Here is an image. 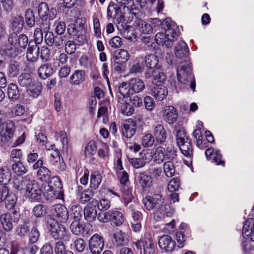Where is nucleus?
Here are the masks:
<instances>
[{"instance_id":"f257e3e1","label":"nucleus","mask_w":254,"mask_h":254,"mask_svg":"<svg viewBox=\"0 0 254 254\" xmlns=\"http://www.w3.org/2000/svg\"><path fill=\"white\" fill-rule=\"evenodd\" d=\"M164 22L167 24L165 33H157L155 36V40L158 44L165 45L167 48H170L173 46V42L176 40L180 31L177 24L170 18H165Z\"/></svg>"},{"instance_id":"f03ea898","label":"nucleus","mask_w":254,"mask_h":254,"mask_svg":"<svg viewBox=\"0 0 254 254\" xmlns=\"http://www.w3.org/2000/svg\"><path fill=\"white\" fill-rule=\"evenodd\" d=\"M143 202L146 209L154 210L155 211L160 212L161 213L166 214L168 216L173 211V210L170 212L167 211L170 207L167 204L164 206V199L160 193H155L152 196H146L143 199Z\"/></svg>"},{"instance_id":"7ed1b4c3","label":"nucleus","mask_w":254,"mask_h":254,"mask_svg":"<svg viewBox=\"0 0 254 254\" xmlns=\"http://www.w3.org/2000/svg\"><path fill=\"white\" fill-rule=\"evenodd\" d=\"M173 133L176 135L177 145L182 153L187 157H191L193 148L191 140L186 135L184 128L175 126Z\"/></svg>"},{"instance_id":"20e7f679","label":"nucleus","mask_w":254,"mask_h":254,"mask_svg":"<svg viewBox=\"0 0 254 254\" xmlns=\"http://www.w3.org/2000/svg\"><path fill=\"white\" fill-rule=\"evenodd\" d=\"M177 78L183 84L190 83V88L194 91L195 82L194 77L191 73L190 63L189 61L180 63L177 67Z\"/></svg>"},{"instance_id":"39448f33","label":"nucleus","mask_w":254,"mask_h":254,"mask_svg":"<svg viewBox=\"0 0 254 254\" xmlns=\"http://www.w3.org/2000/svg\"><path fill=\"white\" fill-rule=\"evenodd\" d=\"M97 219L101 222L112 221L116 226H119L124 222L125 218L122 213L117 210H110L98 214Z\"/></svg>"},{"instance_id":"423d86ee","label":"nucleus","mask_w":254,"mask_h":254,"mask_svg":"<svg viewBox=\"0 0 254 254\" xmlns=\"http://www.w3.org/2000/svg\"><path fill=\"white\" fill-rule=\"evenodd\" d=\"M19 212L13 210L11 213H5L0 215V222L6 231H10L13 228V222L16 223L19 220Z\"/></svg>"},{"instance_id":"0eeeda50","label":"nucleus","mask_w":254,"mask_h":254,"mask_svg":"<svg viewBox=\"0 0 254 254\" xmlns=\"http://www.w3.org/2000/svg\"><path fill=\"white\" fill-rule=\"evenodd\" d=\"M14 130L15 126L13 122L8 121L3 123L0 131V140L4 144L9 145Z\"/></svg>"},{"instance_id":"6e6552de","label":"nucleus","mask_w":254,"mask_h":254,"mask_svg":"<svg viewBox=\"0 0 254 254\" xmlns=\"http://www.w3.org/2000/svg\"><path fill=\"white\" fill-rule=\"evenodd\" d=\"M129 58L128 52L124 49H121L120 52L113 57V68L118 72L124 70L126 67V63Z\"/></svg>"},{"instance_id":"1a4fd4ad","label":"nucleus","mask_w":254,"mask_h":254,"mask_svg":"<svg viewBox=\"0 0 254 254\" xmlns=\"http://www.w3.org/2000/svg\"><path fill=\"white\" fill-rule=\"evenodd\" d=\"M104 238L98 234H94L89 241V249L93 254H100L104 247Z\"/></svg>"},{"instance_id":"9d476101","label":"nucleus","mask_w":254,"mask_h":254,"mask_svg":"<svg viewBox=\"0 0 254 254\" xmlns=\"http://www.w3.org/2000/svg\"><path fill=\"white\" fill-rule=\"evenodd\" d=\"M144 61L148 68L145 73V76L146 78H150L151 77L153 70L160 67V65L158 64V59L154 54H149L145 57Z\"/></svg>"},{"instance_id":"9b49d317","label":"nucleus","mask_w":254,"mask_h":254,"mask_svg":"<svg viewBox=\"0 0 254 254\" xmlns=\"http://www.w3.org/2000/svg\"><path fill=\"white\" fill-rule=\"evenodd\" d=\"M97 204L98 201L94 199L85 207L83 214L84 218L87 222H92L97 218Z\"/></svg>"},{"instance_id":"f8f14e48","label":"nucleus","mask_w":254,"mask_h":254,"mask_svg":"<svg viewBox=\"0 0 254 254\" xmlns=\"http://www.w3.org/2000/svg\"><path fill=\"white\" fill-rule=\"evenodd\" d=\"M45 35V41L47 45L49 46H54L58 48L63 47L65 41L64 39V36H55L53 33L48 31L49 30H46Z\"/></svg>"},{"instance_id":"ddd939ff","label":"nucleus","mask_w":254,"mask_h":254,"mask_svg":"<svg viewBox=\"0 0 254 254\" xmlns=\"http://www.w3.org/2000/svg\"><path fill=\"white\" fill-rule=\"evenodd\" d=\"M137 247L140 248V254H154L155 247L152 239L145 237L137 244Z\"/></svg>"},{"instance_id":"4468645a","label":"nucleus","mask_w":254,"mask_h":254,"mask_svg":"<svg viewBox=\"0 0 254 254\" xmlns=\"http://www.w3.org/2000/svg\"><path fill=\"white\" fill-rule=\"evenodd\" d=\"M136 129V123L131 119L126 120L121 126L122 133L127 138H131L134 134Z\"/></svg>"},{"instance_id":"2eb2a0df","label":"nucleus","mask_w":254,"mask_h":254,"mask_svg":"<svg viewBox=\"0 0 254 254\" xmlns=\"http://www.w3.org/2000/svg\"><path fill=\"white\" fill-rule=\"evenodd\" d=\"M53 215L61 223H65L69 218L67 209L65 206L61 204H56L54 206Z\"/></svg>"},{"instance_id":"dca6fc26","label":"nucleus","mask_w":254,"mask_h":254,"mask_svg":"<svg viewBox=\"0 0 254 254\" xmlns=\"http://www.w3.org/2000/svg\"><path fill=\"white\" fill-rule=\"evenodd\" d=\"M50 234L55 240L64 242L69 241L70 239V234L62 225H60L56 230L51 232Z\"/></svg>"},{"instance_id":"f3484780","label":"nucleus","mask_w":254,"mask_h":254,"mask_svg":"<svg viewBox=\"0 0 254 254\" xmlns=\"http://www.w3.org/2000/svg\"><path fill=\"white\" fill-rule=\"evenodd\" d=\"M84 25V21L82 18L77 17L74 20L73 23L67 26V32L70 35L74 36L78 38L79 33L82 30Z\"/></svg>"},{"instance_id":"a211bd4d","label":"nucleus","mask_w":254,"mask_h":254,"mask_svg":"<svg viewBox=\"0 0 254 254\" xmlns=\"http://www.w3.org/2000/svg\"><path fill=\"white\" fill-rule=\"evenodd\" d=\"M242 233L245 239H250L254 242V218H249L245 222L243 226Z\"/></svg>"},{"instance_id":"6ab92c4d","label":"nucleus","mask_w":254,"mask_h":254,"mask_svg":"<svg viewBox=\"0 0 254 254\" xmlns=\"http://www.w3.org/2000/svg\"><path fill=\"white\" fill-rule=\"evenodd\" d=\"M42 191L38 184L34 181L25 195L31 201H38L41 199Z\"/></svg>"},{"instance_id":"aec40b11","label":"nucleus","mask_w":254,"mask_h":254,"mask_svg":"<svg viewBox=\"0 0 254 254\" xmlns=\"http://www.w3.org/2000/svg\"><path fill=\"white\" fill-rule=\"evenodd\" d=\"M34 180L30 179L28 175L21 178L20 179H16L14 181V186L18 190H24L26 192Z\"/></svg>"},{"instance_id":"412c9836","label":"nucleus","mask_w":254,"mask_h":254,"mask_svg":"<svg viewBox=\"0 0 254 254\" xmlns=\"http://www.w3.org/2000/svg\"><path fill=\"white\" fill-rule=\"evenodd\" d=\"M163 117L165 121L169 124H173L177 120L178 113L173 106H169L164 108Z\"/></svg>"},{"instance_id":"4be33fe9","label":"nucleus","mask_w":254,"mask_h":254,"mask_svg":"<svg viewBox=\"0 0 254 254\" xmlns=\"http://www.w3.org/2000/svg\"><path fill=\"white\" fill-rule=\"evenodd\" d=\"M159 247L168 252H172L174 250L176 244L172 240V238L169 235H163L161 236L158 240Z\"/></svg>"},{"instance_id":"5701e85b","label":"nucleus","mask_w":254,"mask_h":254,"mask_svg":"<svg viewBox=\"0 0 254 254\" xmlns=\"http://www.w3.org/2000/svg\"><path fill=\"white\" fill-rule=\"evenodd\" d=\"M175 54L179 59L187 58L189 55V49L186 43L181 41L175 47Z\"/></svg>"},{"instance_id":"b1692460","label":"nucleus","mask_w":254,"mask_h":254,"mask_svg":"<svg viewBox=\"0 0 254 254\" xmlns=\"http://www.w3.org/2000/svg\"><path fill=\"white\" fill-rule=\"evenodd\" d=\"M134 25L136 30L143 34H150L153 30L151 25L141 18H137L134 21Z\"/></svg>"},{"instance_id":"393cba45","label":"nucleus","mask_w":254,"mask_h":254,"mask_svg":"<svg viewBox=\"0 0 254 254\" xmlns=\"http://www.w3.org/2000/svg\"><path fill=\"white\" fill-rule=\"evenodd\" d=\"M136 179L142 188H150L152 185L151 177L145 172L139 173L136 175Z\"/></svg>"},{"instance_id":"a878e982","label":"nucleus","mask_w":254,"mask_h":254,"mask_svg":"<svg viewBox=\"0 0 254 254\" xmlns=\"http://www.w3.org/2000/svg\"><path fill=\"white\" fill-rule=\"evenodd\" d=\"M151 94L159 101H162L166 98L168 91L165 86L156 85L151 89Z\"/></svg>"},{"instance_id":"bb28decb","label":"nucleus","mask_w":254,"mask_h":254,"mask_svg":"<svg viewBox=\"0 0 254 254\" xmlns=\"http://www.w3.org/2000/svg\"><path fill=\"white\" fill-rule=\"evenodd\" d=\"M54 72L52 65L50 64H45L41 65L38 69L39 77L46 79L51 76Z\"/></svg>"},{"instance_id":"cd10ccee","label":"nucleus","mask_w":254,"mask_h":254,"mask_svg":"<svg viewBox=\"0 0 254 254\" xmlns=\"http://www.w3.org/2000/svg\"><path fill=\"white\" fill-rule=\"evenodd\" d=\"M130 94L138 93L142 91L144 87V82L138 78H132L129 80Z\"/></svg>"},{"instance_id":"c85d7f7f","label":"nucleus","mask_w":254,"mask_h":254,"mask_svg":"<svg viewBox=\"0 0 254 254\" xmlns=\"http://www.w3.org/2000/svg\"><path fill=\"white\" fill-rule=\"evenodd\" d=\"M20 65L16 61H11L6 66V72L9 77L17 76L19 73Z\"/></svg>"},{"instance_id":"c756f323","label":"nucleus","mask_w":254,"mask_h":254,"mask_svg":"<svg viewBox=\"0 0 254 254\" xmlns=\"http://www.w3.org/2000/svg\"><path fill=\"white\" fill-rule=\"evenodd\" d=\"M85 79V73L83 70H76L70 76L69 82L71 84L78 85Z\"/></svg>"},{"instance_id":"7c9ffc66","label":"nucleus","mask_w":254,"mask_h":254,"mask_svg":"<svg viewBox=\"0 0 254 254\" xmlns=\"http://www.w3.org/2000/svg\"><path fill=\"white\" fill-rule=\"evenodd\" d=\"M39 47L36 44L33 45L29 44L26 53L28 61L31 62L36 61L39 56Z\"/></svg>"},{"instance_id":"2f4dec72","label":"nucleus","mask_w":254,"mask_h":254,"mask_svg":"<svg viewBox=\"0 0 254 254\" xmlns=\"http://www.w3.org/2000/svg\"><path fill=\"white\" fill-rule=\"evenodd\" d=\"M154 135L157 141L160 143L164 142L167 137L166 130L161 124H157L154 127Z\"/></svg>"},{"instance_id":"473e14b6","label":"nucleus","mask_w":254,"mask_h":254,"mask_svg":"<svg viewBox=\"0 0 254 254\" xmlns=\"http://www.w3.org/2000/svg\"><path fill=\"white\" fill-rule=\"evenodd\" d=\"M49 9L48 5L45 2H41L38 6V12L40 17L43 21L46 22V27L44 28V30H49L50 28L49 22L47 21V16H46V12L48 11Z\"/></svg>"},{"instance_id":"72a5a7b5","label":"nucleus","mask_w":254,"mask_h":254,"mask_svg":"<svg viewBox=\"0 0 254 254\" xmlns=\"http://www.w3.org/2000/svg\"><path fill=\"white\" fill-rule=\"evenodd\" d=\"M59 222L53 215H48L44 218L45 224L50 233L58 228L60 225Z\"/></svg>"},{"instance_id":"f704fd0d","label":"nucleus","mask_w":254,"mask_h":254,"mask_svg":"<svg viewBox=\"0 0 254 254\" xmlns=\"http://www.w3.org/2000/svg\"><path fill=\"white\" fill-rule=\"evenodd\" d=\"M122 194V201L125 206H127L132 201L133 196L132 194V189L128 188L127 186H122L121 189Z\"/></svg>"},{"instance_id":"c9c22d12","label":"nucleus","mask_w":254,"mask_h":254,"mask_svg":"<svg viewBox=\"0 0 254 254\" xmlns=\"http://www.w3.org/2000/svg\"><path fill=\"white\" fill-rule=\"evenodd\" d=\"M70 229L73 234L77 236L83 235L85 231V227L84 223L80 221H72L70 226Z\"/></svg>"},{"instance_id":"e433bc0d","label":"nucleus","mask_w":254,"mask_h":254,"mask_svg":"<svg viewBox=\"0 0 254 254\" xmlns=\"http://www.w3.org/2000/svg\"><path fill=\"white\" fill-rule=\"evenodd\" d=\"M42 86L39 82H33L27 89L28 94L32 98H37L41 94Z\"/></svg>"},{"instance_id":"4c0bfd02","label":"nucleus","mask_w":254,"mask_h":254,"mask_svg":"<svg viewBox=\"0 0 254 254\" xmlns=\"http://www.w3.org/2000/svg\"><path fill=\"white\" fill-rule=\"evenodd\" d=\"M34 82L31 75L27 73H22L18 78V83L21 87L26 88V89Z\"/></svg>"},{"instance_id":"58836bf2","label":"nucleus","mask_w":254,"mask_h":254,"mask_svg":"<svg viewBox=\"0 0 254 254\" xmlns=\"http://www.w3.org/2000/svg\"><path fill=\"white\" fill-rule=\"evenodd\" d=\"M113 238L115 243L119 246L126 245L128 241L127 235L122 231H119L115 233Z\"/></svg>"},{"instance_id":"ea45409f","label":"nucleus","mask_w":254,"mask_h":254,"mask_svg":"<svg viewBox=\"0 0 254 254\" xmlns=\"http://www.w3.org/2000/svg\"><path fill=\"white\" fill-rule=\"evenodd\" d=\"M11 175L10 170L7 167L0 169V184L5 185L10 181Z\"/></svg>"},{"instance_id":"a19ab883","label":"nucleus","mask_w":254,"mask_h":254,"mask_svg":"<svg viewBox=\"0 0 254 254\" xmlns=\"http://www.w3.org/2000/svg\"><path fill=\"white\" fill-rule=\"evenodd\" d=\"M144 59L142 58H138L137 62L134 63L129 69V73L131 74H139L142 73L144 69V66L143 64Z\"/></svg>"},{"instance_id":"79ce46f5","label":"nucleus","mask_w":254,"mask_h":254,"mask_svg":"<svg viewBox=\"0 0 254 254\" xmlns=\"http://www.w3.org/2000/svg\"><path fill=\"white\" fill-rule=\"evenodd\" d=\"M102 178L100 174L97 171L93 172L90 176V187L92 190L98 188L101 182Z\"/></svg>"},{"instance_id":"37998d69","label":"nucleus","mask_w":254,"mask_h":254,"mask_svg":"<svg viewBox=\"0 0 254 254\" xmlns=\"http://www.w3.org/2000/svg\"><path fill=\"white\" fill-rule=\"evenodd\" d=\"M36 175L38 179L40 181L47 182L51 178V173L48 168L43 166L37 170Z\"/></svg>"},{"instance_id":"c03bdc74","label":"nucleus","mask_w":254,"mask_h":254,"mask_svg":"<svg viewBox=\"0 0 254 254\" xmlns=\"http://www.w3.org/2000/svg\"><path fill=\"white\" fill-rule=\"evenodd\" d=\"M24 23L23 17L20 15H16L14 16L11 20L12 27L16 31H20L22 30Z\"/></svg>"},{"instance_id":"a18cd8bd","label":"nucleus","mask_w":254,"mask_h":254,"mask_svg":"<svg viewBox=\"0 0 254 254\" xmlns=\"http://www.w3.org/2000/svg\"><path fill=\"white\" fill-rule=\"evenodd\" d=\"M83 214V210L80 205H74L71 207V217L73 221H80Z\"/></svg>"},{"instance_id":"49530a36","label":"nucleus","mask_w":254,"mask_h":254,"mask_svg":"<svg viewBox=\"0 0 254 254\" xmlns=\"http://www.w3.org/2000/svg\"><path fill=\"white\" fill-rule=\"evenodd\" d=\"M153 77L152 83L156 85L159 86L163 82L166 77L164 73L162 72L160 67L153 70V72H152L151 75Z\"/></svg>"},{"instance_id":"de8ad7c7","label":"nucleus","mask_w":254,"mask_h":254,"mask_svg":"<svg viewBox=\"0 0 254 254\" xmlns=\"http://www.w3.org/2000/svg\"><path fill=\"white\" fill-rule=\"evenodd\" d=\"M12 170L18 176H22L26 174L28 170L22 162L19 161L12 165Z\"/></svg>"},{"instance_id":"09e8293b","label":"nucleus","mask_w":254,"mask_h":254,"mask_svg":"<svg viewBox=\"0 0 254 254\" xmlns=\"http://www.w3.org/2000/svg\"><path fill=\"white\" fill-rule=\"evenodd\" d=\"M7 95L9 99L15 100L19 97V91L17 86L13 83L9 84L7 87Z\"/></svg>"},{"instance_id":"8fccbe9b","label":"nucleus","mask_w":254,"mask_h":254,"mask_svg":"<svg viewBox=\"0 0 254 254\" xmlns=\"http://www.w3.org/2000/svg\"><path fill=\"white\" fill-rule=\"evenodd\" d=\"M121 7L119 4H116L113 2H110L107 8V15L108 17H112V13L114 11L115 15L117 16L121 14Z\"/></svg>"},{"instance_id":"3c124183","label":"nucleus","mask_w":254,"mask_h":254,"mask_svg":"<svg viewBox=\"0 0 254 254\" xmlns=\"http://www.w3.org/2000/svg\"><path fill=\"white\" fill-rule=\"evenodd\" d=\"M48 186L60 192L62 188V182L59 177H53L49 182Z\"/></svg>"},{"instance_id":"603ef678","label":"nucleus","mask_w":254,"mask_h":254,"mask_svg":"<svg viewBox=\"0 0 254 254\" xmlns=\"http://www.w3.org/2000/svg\"><path fill=\"white\" fill-rule=\"evenodd\" d=\"M55 253L56 254H74L71 251L66 249L62 241H59L55 244Z\"/></svg>"},{"instance_id":"864d4df0","label":"nucleus","mask_w":254,"mask_h":254,"mask_svg":"<svg viewBox=\"0 0 254 254\" xmlns=\"http://www.w3.org/2000/svg\"><path fill=\"white\" fill-rule=\"evenodd\" d=\"M164 172L167 177H172L175 173V166L172 161H167L163 165Z\"/></svg>"},{"instance_id":"5fc2aeb1","label":"nucleus","mask_w":254,"mask_h":254,"mask_svg":"<svg viewBox=\"0 0 254 254\" xmlns=\"http://www.w3.org/2000/svg\"><path fill=\"white\" fill-rule=\"evenodd\" d=\"M154 161L158 163H161L165 158V149L162 147H158L156 148L153 154Z\"/></svg>"},{"instance_id":"6e6d98bb","label":"nucleus","mask_w":254,"mask_h":254,"mask_svg":"<svg viewBox=\"0 0 254 254\" xmlns=\"http://www.w3.org/2000/svg\"><path fill=\"white\" fill-rule=\"evenodd\" d=\"M3 53L10 57L15 58L19 53L18 47L9 44L2 50Z\"/></svg>"},{"instance_id":"4d7b16f0","label":"nucleus","mask_w":254,"mask_h":254,"mask_svg":"<svg viewBox=\"0 0 254 254\" xmlns=\"http://www.w3.org/2000/svg\"><path fill=\"white\" fill-rule=\"evenodd\" d=\"M29 232V229L26 222H25L23 225H18L15 229L16 234L21 237L26 236Z\"/></svg>"},{"instance_id":"13d9d810","label":"nucleus","mask_w":254,"mask_h":254,"mask_svg":"<svg viewBox=\"0 0 254 254\" xmlns=\"http://www.w3.org/2000/svg\"><path fill=\"white\" fill-rule=\"evenodd\" d=\"M25 21L27 25L30 27H33L35 23V16L33 11L30 9H27L25 12Z\"/></svg>"},{"instance_id":"bf43d9fd","label":"nucleus","mask_w":254,"mask_h":254,"mask_svg":"<svg viewBox=\"0 0 254 254\" xmlns=\"http://www.w3.org/2000/svg\"><path fill=\"white\" fill-rule=\"evenodd\" d=\"M54 26L55 27V32L59 36H61L65 31L66 25L64 21L61 20L55 21Z\"/></svg>"},{"instance_id":"052dcab7","label":"nucleus","mask_w":254,"mask_h":254,"mask_svg":"<svg viewBox=\"0 0 254 254\" xmlns=\"http://www.w3.org/2000/svg\"><path fill=\"white\" fill-rule=\"evenodd\" d=\"M32 212L36 217H42L46 213V209L42 204H37L33 208Z\"/></svg>"},{"instance_id":"680f3d73","label":"nucleus","mask_w":254,"mask_h":254,"mask_svg":"<svg viewBox=\"0 0 254 254\" xmlns=\"http://www.w3.org/2000/svg\"><path fill=\"white\" fill-rule=\"evenodd\" d=\"M129 208L130 209V211L132 212L131 216L132 218V222H141L142 219V215L141 213L135 209L133 208V206L132 204H131L129 206Z\"/></svg>"},{"instance_id":"e2e57ef3","label":"nucleus","mask_w":254,"mask_h":254,"mask_svg":"<svg viewBox=\"0 0 254 254\" xmlns=\"http://www.w3.org/2000/svg\"><path fill=\"white\" fill-rule=\"evenodd\" d=\"M74 247L76 251L81 253L85 249L86 243L83 239L77 238L74 242Z\"/></svg>"},{"instance_id":"0e129e2a","label":"nucleus","mask_w":254,"mask_h":254,"mask_svg":"<svg viewBox=\"0 0 254 254\" xmlns=\"http://www.w3.org/2000/svg\"><path fill=\"white\" fill-rule=\"evenodd\" d=\"M121 108L122 113L126 116L131 115L134 111V107L129 103L123 104Z\"/></svg>"},{"instance_id":"69168bd1","label":"nucleus","mask_w":254,"mask_h":254,"mask_svg":"<svg viewBox=\"0 0 254 254\" xmlns=\"http://www.w3.org/2000/svg\"><path fill=\"white\" fill-rule=\"evenodd\" d=\"M180 187V183L177 178H173L170 180L168 185V190L170 192L177 190Z\"/></svg>"},{"instance_id":"338daca9","label":"nucleus","mask_w":254,"mask_h":254,"mask_svg":"<svg viewBox=\"0 0 254 254\" xmlns=\"http://www.w3.org/2000/svg\"><path fill=\"white\" fill-rule=\"evenodd\" d=\"M57 191L49 186H46L44 188L43 195L47 200H51L55 197Z\"/></svg>"},{"instance_id":"774afa93","label":"nucleus","mask_w":254,"mask_h":254,"mask_svg":"<svg viewBox=\"0 0 254 254\" xmlns=\"http://www.w3.org/2000/svg\"><path fill=\"white\" fill-rule=\"evenodd\" d=\"M154 142V137L149 133L145 134L142 139V144L144 147L151 146L153 144Z\"/></svg>"}]
</instances>
